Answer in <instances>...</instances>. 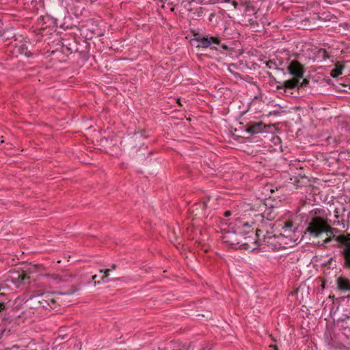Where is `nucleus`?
I'll use <instances>...</instances> for the list:
<instances>
[{
  "label": "nucleus",
  "mask_w": 350,
  "mask_h": 350,
  "mask_svg": "<svg viewBox=\"0 0 350 350\" xmlns=\"http://www.w3.org/2000/svg\"><path fill=\"white\" fill-rule=\"evenodd\" d=\"M193 41L196 42V47L204 49L210 48L211 49H217V46L220 44V40L217 37L210 36L208 35H201L200 33L194 34Z\"/></svg>",
  "instance_id": "4"
},
{
  "label": "nucleus",
  "mask_w": 350,
  "mask_h": 350,
  "mask_svg": "<svg viewBox=\"0 0 350 350\" xmlns=\"http://www.w3.org/2000/svg\"><path fill=\"white\" fill-rule=\"evenodd\" d=\"M253 209L252 208L251 204L243 203L240 205V207L239 208V212L235 213V211H227L224 213V216L226 217H228L232 215H234V217H236V220L238 219H239V217L241 216H246V215H251L250 212H252Z\"/></svg>",
  "instance_id": "6"
},
{
  "label": "nucleus",
  "mask_w": 350,
  "mask_h": 350,
  "mask_svg": "<svg viewBox=\"0 0 350 350\" xmlns=\"http://www.w3.org/2000/svg\"><path fill=\"white\" fill-rule=\"evenodd\" d=\"M100 271L104 273V275L102 278V280L103 282H105V278H106L109 275V273L110 271V269H106L105 270H100Z\"/></svg>",
  "instance_id": "17"
},
{
  "label": "nucleus",
  "mask_w": 350,
  "mask_h": 350,
  "mask_svg": "<svg viewBox=\"0 0 350 350\" xmlns=\"http://www.w3.org/2000/svg\"><path fill=\"white\" fill-rule=\"evenodd\" d=\"M265 126L262 122H256L247 125L245 131L251 134H256L262 133L264 131Z\"/></svg>",
  "instance_id": "10"
},
{
  "label": "nucleus",
  "mask_w": 350,
  "mask_h": 350,
  "mask_svg": "<svg viewBox=\"0 0 350 350\" xmlns=\"http://www.w3.org/2000/svg\"><path fill=\"white\" fill-rule=\"evenodd\" d=\"M232 3V5L236 8H237V1H230Z\"/></svg>",
  "instance_id": "20"
},
{
  "label": "nucleus",
  "mask_w": 350,
  "mask_h": 350,
  "mask_svg": "<svg viewBox=\"0 0 350 350\" xmlns=\"http://www.w3.org/2000/svg\"><path fill=\"white\" fill-rule=\"evenodd\" d=\"M307 83V80L304 79L303 81V83L301 84V86Z\"/></svg>",
  "instance_id": "22"
},
{
  "label": "nucleus",
  "mask_w": 350,
  "mask_h": 350,
  "mask_svg": "<svg viewBox=\"0 0 350 350\" xmlns=\"http://www.w3.org/2000/svg\"><path fill=\"white\" fill-rule=\"evenodd\" d=\"M299 81V80L293 78L292 79L285 81L283 83V86L286 89H293L298 85Z\"/></svg>",
  "instance_id": "13"
},
{
  "label": "nucleus",
  "mask_w": 350,
  "mask_h": 350,
  "mask_svg": "<svg viewBox=\"0 0 350 350\" xmlns=\"http://www.w3.org/2000/svg\"><path fill=\"white\" fill-rule=\"evenodd\" d=\"M328 237H327L324 241H323V243L324 244H327L329 243V242H331L333 239L335 240V238H333V236L332 235H327Z\"/></svg>",
  "instance_id": "18"
},
{
  "label": "nucleus",
  "mask_w": 350,
  "mask_h": 350,
  "mask_svg": "<svg viewBox=\"0 0 350 350\" xmlns=\"http://www.w3.org/2000/svg\"><path fill=\"white\" fill-rule=\"evenodd\" d=\"M221 47L222 49H224V50H226L228 49V46L226 45V44H221Z\"/></svg>",
  "instance_id": "21"
},
{
  "label": "nucleus",
  "mask_w": 350,
  "mask_h": 350,
  "mask_svg": "<svg viewBox=\"0 0 350 350\" xmlns=\"http://www.w3.org/2000/svg\"><path fill=\"white\" fill-rule=\"evenodd\" d=\"M29 277L25 273H16L10 276V280L16 287H20L25 282L29 283Z\"/></svg>",
  "instance_id": "8"
},
{
  "label": "nucleus",
  "mask_w": 350,
  "mask_h": 350,
  "mask_svg": "<svg viewBox=\"0 0 350 350\" xmlns=\"http://www.w3.org/2000/svg\"><path fill=\"white\" fill-rule=\"evenodd\" d=\"M287 70L293 78L300 80L304 77V67L297 61H292L288 66Z\"/></svg>",
  "instance_id": "7"
},
{
  "label": "nucleus",
  "mask_w": 350,
  "mask_h": 350,
  "mask_svg": "<svg viewBox=\"0 0 350 350\" xmlns=\"http://www.w3.org/2000/svg\"><path fill=\"white\" fill-rule=\"evenodd\" d=\"M270 347H273L275 348V350H278L276 345H270Z\"/></svg>",
  "instance_id": "23"
},
{
  "label": "nucleus",
  "mask_w": 350,
  "mask_h": 350,
  "mask_svg": "<svg viewBox=\"0 0 350 350\" xmlns=\"http://www.w3.org/2000/svg\"><path fill=\"white\" fill-rule=\"evenodd\" d=\"M292 227L293 224L291 221H286L284 226H283V230L284 232L291 231Z\"/></svg>",
  "instance_id": "14"
},
{
  "label": "nucleus",
  "mask_w": 350,
  "mask_h": 350,
  "mask_svg": "<svg viewBox=\"0 0 350 350\" xmlns=\"http://www.w3.org/2000/svg\"><path fill=\"white\" fill-rule=\"evenodd\" d=\"M254 216L256 221H261L262 219V216L260 214H255Z\"/></svg>",
  "instance_id": "19"
},
{
  "label": "nucleus",
  "mask_w": 350,
  "mask_h": 350,
  "mask_svg": "<svg viewBox=\"0 0 350 350\" xmlns=\"http://www.w3.org/2000/svg\"><path fill=\"white\" fill-rule=\"evenodd\" d=\"M115 267H116V266L113 265L112 266V269H115Z\"/></svg>",
  "instance_id": "25"
},
{
  "label": "nucleus",
  "mask_w": 350,
  "mask_h": 350,
  "mask_svg": "<svg viewBox=\"0 0 350 350\" xmlns=\"http://www.w3.org/2000/svg\"><path fill=\"white\" fill-rule=\"evenodd\" d=\"M234 224L237 226V232L245 241L243 245L245 250L250 251L256 250L259 233L261 231L258 229L256 222L243 221L237 219Z\"/></svg>",
  "instance_id": "1"
},
{
  "label": "nucleus",
  "mask_w": 350,
  "mask_h": 350,
  "mask_svg": "<svg viewBox=\"0 0 350 350\" xmlns=\"http://www.w3.org/2000/svg\"><path fill=\"white\" fill-rule=\"evenodd\" d=\"M319 56L322 57L324 59L329 57L327 51L324 49H320L318 52Z\"/></svg>",
  "instance_id": "15"
},
{
  "label": "nucleus",
  "mask_w": 350,
  "mask_h": 350,
  "mask_svg": "<svg viewBox=\"0 0 350 350\" xmlns=\"http://www.w3.org/2000/svg\"><path fill=\"white\" fill-rule=\"evenodd\" d=\"M339 232V230L331 227L327 224V229L325 230L327 235H332L333 238L344 247L342 252V256L345 258L344 265L347 268H350V234L346 235L342 234L336 236V234Z\"/></svg>",
  "instance_id": "2"
},
{
  "label": "nucleus",
  "mask_w": 350,
  "mask_h": 350,
  "mask_svg": "<svg viewBox=\"0 0 350 350\" xmlns=\"http://www.w3.org/2000/svg\"><path fill=\"white\" fill-rule=\"evenodd\" d=\"M344 68V66L341 65L340 64L338 63L335 65L334 68H333L331 70V76L334 78H336L342 75V70Z\"/></svg>",
  "instance_id": "12"
},
{
  "label": "nucleus",
  "mask_w": 350,
  "mask_h": 350,
  "mask_svg": "<svg viewBox=\"0 0 350 350\" xmlns=\"http://www.w3.org/2000/svg\"><path fill=\"white\" fill-rule=\"evenodd\" d=\"M80 3L81 1H73L72 5H69L70 12L76 17L82 15L84 10V7Z\"/></svg>",
  "instance_id": "11"
},
{
  "label": "nucleus",
  "mask_w": 350,
  "mask_h": 350,
  "mask_svg": "<svg viewBox=\"0 0 350 350\" xmlns=\"http://www.w3.org/2000/svg\"><path fill=\"white\" fill-rule=\"evenodd\" d=\"M337 286L338 288L342 291L347 292L350 291V280L344 277H339L337 279Z\"/></svg>",
  "instance_id": "9"
},
{
  "label": "nucleus",
  "mask_w": 350,
  "mask_h": 350,
  "mask_svg": "<svg viewBox=\"0 0 350 350\" xmlns=\"http://www.w3.org/2000/svg\"><path fill=\"white\" fill-rule=\"evenodd\" d=\"M327 229V221L322 217H314L308 224L305 234H308L313 238L319 237Z\"/></svg>",
  "instance_id": "3"
},
{
  "label": "nucleus",
  "mask_w": 350,
  "mask_h": 350,
  "mask_svg": "<svg viewBox=\"0 0 350 350\" xmlns=\"http://www.w3.org/2000/svg\"><path fill=\"white\" fill-rule=\"evenodd\" d=\"M232 231L228 230L223 234V241L232 246H238L241 250H245L243 245L245 241L237 232L235 224L232 227Z\"/></svg>",
  "instance_id": "5"
},
{
  "label": "nucleus",
  "mask_w": 350,
  "mask_h": 350,
  "mask_svg": "<svg viewBox=\"0 0 350 350\" xmlns=\"http://www.w3.org/2000/svg\"><path fill=\"white\" fill-rule=\"evenodd\" d=\"M321 210L319 209V208H316V209H314L312 210L311 212H310V214L314 215V217H321Z\"/></svg>",
  "instance_id": "16"
},
{
  "label": "nucleus",
  "mask_w": 350,
  "mask_h": 350,
  "mask_svg": "<svg viewBox=\"0 0 350 350\" xmlns=\"http://www.w3.org/2000/svg\"><path fill=\"white\" fill-rule=\"evenodd\" d=\"M96 278V275L92 276V280H94Z\"/></svg>",
  "instance_id": "24"
}]
</instances>
